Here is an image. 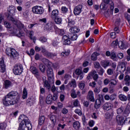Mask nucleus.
<instances>
[{"instance_id": "69168bd1", "label": "nucleus", "mask_w": 130, "mask_h": 130, "mask_svg": "<svg viewBox=\"0 0 130 130\" xmlns=\"http://www.w3.org/2000/svg\"><path fill=\"white\" fill-rule=\"evenodd\" d=\"M119 67H120L121 69H124L125 70V63L124 62H122L119 64Z\"/></svg>"}, {"instance_id": "e2e57ef3", "label": "nucleus", "mask_w": 130, "mask_h": 130, "mask_svg": "<svg viewBox=\"0 0 130 130\" xmlns=\"http://www.w3.org/2000/svg\"><path fill=\"white\" fill-rule=\"evenodd\" d=\"M75 113H77V114H78V115H82V111L79 109H76L75 110Z\"/></svg>"}, {"instance_id": "7c9ffc66", "label": "nucleus", "mask_w": 130, "mask_h": 130, "mask_svg": "<svg viewBox=\"0 0 130 130\" xmlns=\"http://www.w3.org/2000/svg\"><path fill=\"white\" fill-rule=\"evenodd\" d=\"M73 127L75 129H79L81 127L80 122L76 121L73 123Z\"/></svg>"}, {"instance_id": "5fc2aeb1", "label": "nucleus", "mask_w": 130, "mask_h": 130, "mask_svg": "<svg viewBox=\"0 0 130 130\" xmlns=\"http://www.w3.org/2000/svg\"><path fill=\"white\" fill-rule=\"evenodd\" d=\"M83 73V71H82V70L80 69H76L75 71V74L76 75H77V76H79V75H81V74Z\"/></svg>"}, {"instance_id": "c85d7f7f", "label": "nucleus", "mask_w": 130, "mask_h": 130, "mask_svg": "<svg viewBox=\"0 0 130 130\" xmlns=\"http://www.w3.org/2000/svg\"><path fill=\"white\" fill-rule=\"evenodd\" d=\"M130 114V106H127L124 109L123 112V115L126 116H128V114Z\"/></svg>"}, {"instance_id": "9b49d317", "label": "nucleus", "mask_w": 130, "mask_h": 130, "mask_svg": "<svg viewBox=\"0 0 130 130\" xmlns=\"http://www.w3.org/2000/svg\"><path fill=\"white\" fill-rule=\"evenodd\" d=\"M83 9V5H79L75 7L74 10V14L75 16H78L82 13V9Z\"/></svg>"}, {"instance_id": "dca6fc26", "label": "nucleus", "mask_w": 130, "mask_h": 130, "mask_svg": "<svg viewBox=\"0 0 130 130\" xmlns=\"http://www.w3.org/2000/svg\"><path fill=\"white\" fill-rule=\"evenodd\" d=\"M101 64L102 67H103V68H104V69H106L107 67L111 66V62L107 60H103L101 62Z\"/></svg>"}, {"instance_id": "a211bd4d", "label": "nucleus", "mask_w": 130, "mask_h": 130, "mask_svg": "<svg viewBox=\"0 0 130 130\" xmlns=\"http://www.w3.org/2000/svg\"><path fill=\"white\" fill-rule=\"evenodd\" d=\"M0 72L1 73H5L6 72V64H5L4 60H2L0 61Z\"/></svg>"}, {"instance_id": "c03bdc74", "label": "nucleus", "mask_w": 130, "mask_h": 130, "mask_svg": "<svg viewBox=\"0 0 130 130\" xmlns=\"http://www.w3.org/2000/svg\"><path fill=\"white\" fill-rule=\"evenodd\" d=\"M119 98L121 101H126L127 100V98L122 94L119 95Z\"/></svg>"}, {"instance_id": "338daca9", "label": "nucleus", "mask_w": 130, "mask_h": 130, "mask_svg": "<svg viewBox=\"0 0 130 130\" xmlns=\"http://www.w3.org/2000/svg\"><path fill=\"white\" fill-rule=\"evenodd\" d=\"M115 98H116V94H111L110 96V99L112 101H113V100H114V99H115Z\"/></svg>"}, {"instance_id": "412c9836", "label": "nucleus", "mask_w": 130, "mask_h": 130, "mask_svg": "<svg viewBox=\"0 0 130 130\" xmlns=\"http://www.w3.org/2000/svg\"><path fill=\"white\" fill-rule=\"evenodd\" d=\"M33 34H34V31L33 30L28 31V37L30 38L31 40L33 41V42L35 43L36 42V37L33 36Z\"/></svg>"}, {"instance_id": "4468645a", "label": "nucleus", "mask_w": 130, "mask_h": 130, "mask_svg": "<svg viewBox=\"0 0 130 130\" xmlns=\"http://www.w3.org/2000/svg\"><path fill=\"white\" fill-rule=\"evenodd\" d=\"M87 99L91 101V102H95V98H94V92L92 90H89L88 92Z\"/></svg>"}, {"instance_id": "a18cd8bd", "label": "nucleus", "mask_w": 130, "mask_h": 130, "mask_svg": "<svg viewBox=\"0 0 130 130\" xmlns=\"http://www.w3.org/2000/svg\"><path fill=\"white\" fill-rule=\"evenodd\" d=\"M71 96L72 98L75 99V98H77V93H76V90L73 89L71 90Z\"/></svg>"}, {"instance_id": "a19ab883", "label": "nucleus", "mask_w": 130, "mask_h": 130, "mask_svg": "<svg viewBox=\"0 0 130 130\" xmlns=\"http://www.w3.org/2000/svg\"><path fill=\"white\" fill-rule=\"evenodd\" d=\"M124 81H125L126 86H129L130 78L129 76H125Z\"/></svg>"}, {"instance_id": "c9c22d12", "label": "nucleus", "mask_w": 130, "mask_h": 130, "mask_svg": "<svg viewBox=\"0 0 130 130\" xmlns=\"http://www.w3.org/2000/svg\"><path fill=\"white\" fill-rule=\"evenodd\" d=\"M69 83L70 87H73V88H76V87H77V83L75 79H72Z\"/></svg>"}, {"instance_id": "6e6552de", "label": "nucleus", "mask_w": 130, "mask_h": 130, "mask_svg": "<svg viewBox=\"0 0 130 130\" xmlns=\"http://www.w3.org/2000/svg\"><path fill=\"white\" fill-rule=\"evenodd\" d=\"M14 75H21L23 73V66L21 64H17L15 66L13 69Z\"/></svg>"}, {"instance_id": "2f4dec72", "label": "nucleus", "mask_w": 130, "mask_h": 130, "mask_svg": "<svg viewBox=\"0 0 130 130\" xmlns=\"http://www.w3.org/2000/svg\"><path fill=\"white\" fill-rule=\"evenodd\" d=\"M45 120V117L44 116H40L39 119V124L40 125H42L44 123V121Z\"/></svg>"}, {"instance_id": "0eeeda50", "label": "nucleus", "mask_w": 130, "mask_h": 130, "mask_svg": "<svg viewBox=\"0 0 130 130\" xmlns=\"http://www.w3.org/2000/svg\"><path fill=\"white\" fill-rule=\"evenodd\" d=\"M32 11L34 14H37V15H42L44 13V9L43 7L39 6H36L32 7Z\"/></svg>"}, {"instance_id": "1a4fd4ad", "label": "nucleus", "mask_w": 130, "mask_h": 130, "mask_svg": "<svg viewBox=\"0 0 130 130\" xmlns=\"http://www.w3.org/2000/svg\"><path fill=\"white\" fill-rule=\"evenodd\" d=\"M8 16L9 18H13L12 16H15L16 15V7L13 5L9 6L8 8Z\"/></svg>"}, {"instance_id": "f3484780", "label": "nucleus", "mask_w": 130, "mask_h": 130, "mask_svg": "<svg viewBox=\"0 0 130 130\" xmlns=\"http://www.w3.org/2000/svg\"><path fill=\"white\" fill-rule=\"evenodd\" d=\"M62 41H63V44L65 45H70L71 44V41L70 40V37H68L67 35H64L62 37Z\"/></svg>"}, {"instance_id": "79ce46f5", "label": "nucleus", "mask_w": 130, "mask_h": 130, "mask_svg": "<svg viewBox=\"0 0 130 130\" xmlns=\"http://www.w3.org/2000/svg\"><path fill=\"white\" fill-rule=\"evenodd\" d=\"M96 72L95 71H93L90 72L87 77V80H90L93 76L96 74Z\"/></svg>"}, {"instance_id": "8fccbe9b", "label": "nucleus", "mask_w": 130, "mask_h": 130, "mask_svg": "<svg viewBox=\"0 0 130 130\" xmlns=\"http://www.w3.org/2000/svg\"><path fill=\"white\" fill-rule=\"evenodd\" d=\"M112 115H113V112H112L110 113H107L105 114V117L107 119H109V118H111V117H112Z\"/></svg>"}, {"instance_id": "f257e3e1", "label": "nucleus", "mask_w": 130, "mask_h": 130, "mask_svg": "<svg viewBox=\"0 0 130 130\" xmlns=\"http://www.w3.org/2000/svg\"><path fill=\"white\" fill-rule=\"evenodd\" d=\"M20 96L17 91H11L5 95L3 100V103L4 106H11L19 103Z\"/></svg>"}, {"instance_id": "13d9d810", "label": "nucleus", "mask_w": 130, "mask_h": 130, "mask_svg": "<svg viewBox=\"0 0 130 130\" xmlns=\"http://www.w3.org/2000/svg\"><path fill=\"white\" fill-rule=\"evenodd\" d=\"M94 124H95V121L93 120H91L88 122V125L90 127H93V126H94Z\"/></svg>"}, {"instance_id": "473e14b6", "label": "nucleus", "mask_w": 130, "mask_h": 130, "mask_svg": "<svg viewBox=\"0 0 130 130\" xmlns=\"http://www.w3.org/2000/svg\"><path fill=\"white\" fill-rule=\"evenodd\" d=\"M39 69L42 73H45V70L46 69V67L45 66V65L43 64H40L39 66Z\"/></svg>"}, {"instance_id": "37998d69", "label": "nucleus", "mask_w": 130, "mask_h": 130, "mask_svg": "<svg viewBox=\"0 0 130 130\" xmlns=\"http://www.w3.org/2000/svg\"><path fill=\"white\" fill-rule=\"evenodd\" d=\"M96 72L95 71H93L90 72L87 77V80H90L93 76L96 74Z\"/></svg>"}, {"instance_id": "0e129e2a", "label": "nucleus", "mask_w": 130, "mask_h": 130, "mask_svg": "<svg viewBox=\"0 0 130 130\" xmlns=\"http://www.w3.org/2000/svg\"><path fill=\"white\" fill-rule=\"evenodd\" d=\"M42 48V52H43L44 55L46 56V55L47 54L48 51L46 50V49H45V48L41 47Z\"/></svg>"}, {"instance_id": "774afa93", "label": "nucleus", "mask_w": 130, "mask_h": 130, "mask_svg": "<svg viewBox=\"0 0 130 130\" xmlns=\"http://www.w3.org/2000/svg\"><path fill=\"white\" fill-rule=\"evenodd\" d=\"M92 77H93V80L95 81V82H97V80H98V78H99L98 74L95 73Z\"/></svg>"}, {"instance_id": "39448f33", "label": "nucleus", "mask_w": 130, "mask_h": 130, "mask_svg": "<svg viewBox=\"0 0 130 130\" xmlns=\"http://www.w3.org/2000/svg\"><path fill=\"white\" fill-rule=\"evenodd\" d=\"M4 25L7 28L9 33H11V34H16V33H17L18 29H17L15 25L11 26V23H9L8 21L4 22Z\"/></svg>"}, {"instance_id": "4d7b16f0", "label": "nucleus", "mask_w": 130, "mask_h": 130, "mask_svg": "<svg viewBox=\"0 0 130 130\" xmlns=\"http://www.w3.org/2000/svg\"><path fill=\"white\" fill-rule=\"evenodd\" d=\"M40 41L42 42V43H44V42H47V39L45 38V37H42L39 39Z\"/></svg>"}, {"instance_id": "2eb2a0df", "label": "nucleus", "mask_w": 130, "mask_h": 130, "mask_svg": "<svg viewBox=\"0 0 130 130\" xmlns=\"http://www.w3.org/2000/svg\"><path fill=\"white\" fill-rule=\"evenodd\" d=\"M55 27L56 26H54V23H53L52 22H49L47 23L45 26V27L48 31H51V30H53V28L54 29Z\"/></svg>"}, {"instance_id": "e433bc0d", "label": "nucleus", "mask_w": 130, "mask_h": 130, "mask_svg": "<svg viewBox=\"0 0 130 130\" xmlns=\"http://www.w3.org/2000/svg\"><path fill=\"white\" fill-rule=\"evenodd\" d=\"M56 53L48 52V53H47V55H46V56H47V57H49L50 58H53V57H55V56H56Z\"/></svg>"}, {"instance_id": "20e7f679", "label": "nucleus", "mask_w": 130, "mask_h": 130, "mask_svg": "<svg viewBox=\"0 0 130 130\" xmlns=\"http://www.w3.org/2000/svg\"><path fill=\"white\" fill-rule=\"evenodd\" d=\"M106 5H110L111 11L114 10V4H113L112 0H103V2L100 5V9L105 11L107 9Z\"/></svg>"}, {"instance_id": "f8f14e48", "label": "nucleus", "mask_w": 130, "mask_h": 130, "mask_svg": "<svg viewBox=\"0 0 130 130\" xmlns=\"http://www.w3.org/2000/svg\"><path fill=\"white\" fill-rule=\"evenodd\" d=\"M47 75L49 81H53V70L52 69L49 68L47 71Z\"/></svg>"}, {"instance_id": "ea45409f", "label": "nucleus", "mask_w": 130, "mask_h": 130, "mask_svg": "<svg viewBox=\"0 0 130 130\" xmlns=\"http://www.w3.org/2000/svg\"><path fill=\"white\" fill-rule=\"evenodd\" d=\"M44 87H46L48 90H50L51 88V86H50V84L47 80H45L44 81Z\"/></svg>"}, {"instance_id": "09e8293b", "label": "nucleus", "mask_w": 130, "mask_h": 130, "mask_svg": "<svg viewBox=\"0 0 130 130\" xmlns=\"http://www.w3.org/2000/svg\"><path fill=\"white\" fill-rule=\"evenodd\" d=\"M68 9L66 7L63 6L61 8V12L62 14H67L68 13Z\"/></svg>"}, {"instance_id": "393cba45", "label": "nucleus", "mask_w": 130, "mask_h": 130, "mask_svg": "<svg viewBox=\"0 0 130 130\" xmlns=\"http://www.w3.org/2000/svg\"><path fill=\"white\" fill-rule=\"evenodd\" d=\"M53 100V99L52 95L49 94L48 95H47L46 98V102L47 104H51Z\"/></svg>"}, {"instance_id": "b1692460", "label": "nucleus", "mask_w": 130, "mask_h": 130, "mask_svg": "<svg viewBox=\"0 0 130 130\" xmlns=\"http://www.w3.org/2000/svg\"><path fill=\"white\" fill-rule=\"evenodd\" d=\"M57 17H58V10H54L52 11L51 18L52 19H55Z\"/></svg>"}, {"instance_id": "4be33fe9", "label": "nucleus", "mask_w": 130, "mask_h": 130, "mask_svg": "<svg viewBox=\"0 0 130 130\" xmlns=\"http://www.w3.org/2000/svg\"><path fill=\"white\" fill-rule=\"evenodd\" d=\"M102 101L100 99H98L97 100H96L95 103L94 104V108H95V109H98L100 108V107L101 106Z\"/></svg>"}, {"instance_id": "7ed1b4c3", "label": "nucleus", "mask_w": 130, "mask_h": 130, "mask_svg": "<svg viewBox=\"0 0 130 130\" xmlns=\"http://www.w3.org/2000/svg\"><path fill=\"white\" fill-rule=\"evenodd\" d=\"M6 53L12 59H15L16 57L19 56V53L13 48H7L6 50Z\"/></svg>"}, {"instance_id": "a878e982", "label": "nucleus", "mask_w": 130, "mask_h": 130, "mask_svg": "<svg viewBox=\"0 0 130 130\" xmlns=\"http://www.w3.org/2000/svg\"><path fill=\"white\" fill-rule=\"evenodd\" d=\"M99 55H100V54L99 53H97L96 52H93L91 55V60H97V57L99 56Z\"/></svg>"}, {"instance_id": "aec40b11", "label": "nucleus", "mask_w": 130, "mask_h": 130, "mask_svg": "<svg viewBox=\"0 0 130 130\" xmlns=\"http://www.w3.org/2000/svg\"><path fill=\"white\" fill-rule=\"evenodd\" d=\"M111 108H112V104L109 103H105L103 106L104 110H107V111H108V110H110Z\"/></svg>"}, {"instance_id": "5701e85b", "label": "nucleus", "mask_w": 130, "mask_h": 130, "mask_svg": "<svg viewBox=\"0 0 130 130\" xmlns=\"http://www.w3.org/2000/svg\"><path fill=\"white\" fill-rule=\"evenodd\" d=\"M69 39L72 40V41H75L78 39V35L76 34H69Z\"/></svg>"}, {"instance_id": "052dcab7", "label": "nucleus", "mask_w": 130, "mask_h": 130, "mask_svg": "<svg viewBox=\"0 0 130 130\" xmlns=\"http://www.w3.org/2000/svg\"><path fill=\"white\" fill-rule=\"evenodd\" d=\"M94 68L95 69H99L100 68H101V67L100 66V63H99V62H97V61L94 62Z\"/></svg>"}, {"instance_id": "bf43d9fd", "label": "nucleus", "mask_w": 130, "mask_h": 130, "mask_svg": "<svg viewBox=\"0 0 130 130\" xmlns=\"http://www.w3.org/2000/svg\"><path fill=\"white\" fill-rule=\"evenodd\" d=\"M6 127H7V124L6 123L0 124V130L5 129Z\"/></svg>"}, {"instance_id": "f03ea898", "label": "nucleus", "mask_w": 130, "mask_h": 130, "mask_svg": "<svg viewBox=\"0 0 130 130\" xmlns=\"http://www.w3.org/2000/svg\"><path fill=\"white\" fill-rule=\"evenodd\" d=\"M18 120L20 122L18 130H31L32 129V124L30 122V120L25 115L19 116Z\"/></svg>"}, {"instance_id": "f704fd0d", "label": "nucleus", "mask_w": 130, "mask_h": 130, "mask_svg": "<svg viewBox=\"0 0 130 130\" xmlns=\"http://www.w3.org/2000/svg\"><path fill=\"white\" fill-rule=\"evenodd\" d=\"M117 84V82H116V80H115V79H111V80H110V85L112 88L115 87Z\"/></svg>"}, {"instance_id": "c756f323", "label": "nucleus", "mask_w": 130, "mask_h": 130, "mask_svg": "<svg viewBox=\"0 0 130 130\" xmlns=\"http://www.w3.org/2000/svg\"><path fill=\"white\" fill-rule=\"evenodd\" d=\"M55 30L56 32H58L61 36H62L63 35H64V30L58 28L56 26L54 27Z\"/></svg>"}, {"instance_id": "49530a36", "label": "nucleus", "mask_w": 130, "mask_h": 130, "mask_svg": "<svg viewBox=\"0 0 130 130\" xmlns=\"http://www.w3.org/2000/svg\"><path fill=\"white\" fill-rule=\"evenodd\" d=\"M75 24H76V23L73 20H69L68 21V27H69V28H73L74 27V25H75Z\"/></svg>"}, {"instance_id": "58836bf2", "label": "nucleus", "mask_w": 130, "mask_h": 130, "mask_svg": "<svg viewBox=\"0 0 130 130\" xmlns=\"http://www.w3.org/2000/svg\"><path fill=\"white\" fill-rule=\"evenodd\" d=\"M53 20H54L56 24H61V22L62 21L61 20V18L60 17H59V16H57V17H56L55 18H53Z\"/></svg>"}, {"instance_id": "603ef678", "label": "nucleus", "mask_w": 130, "mask_h": 130, "mask_svg": "<svg viewBox=\"0 0 130 130\" xmlns=\"http://www.w3.org/2000/svg\"><path fill=\"white\" fill-rule=\"evenodd\" d=\"M104 69H103V68H102V67H100L98 70V72L99 74V75H100L101 76H103V74H104Z\"/></svg>"}, {"instance_id": "680f3d73", "label": "nucleus", "mask_w": 130, "mask_h": 130, "mask_svg": "<svg viewBox=\"0 0 130 130\" xmlns=\"http://www.w3.org/2000/svg\"><path fill=\"white\" fill-rule=\"evenodd\" d=\"M79 87L81 90H83L84 88H85V83L83 82H80L79 84Z\"/></svg>"}, {"instance_id": "6ab92c4d", "label": "nucleus", "mask_w": 130, "mask_h": 130, "mask_svg": "<svg viewBox=\"0 0 130 130\" xmlns=\"http://www.w3.org/2000/svg\"><path fill=\"white\" fill-rule=\"evenodd\" d=\"M13 86V83H12V82L10 80H6L4 82V87L5 89H8V88H10Z\"/></svg>"}, {"instance_id": "3c124183", "label": "nucleus", "mask_w": 130, "mask_h": 130, "mask_svg": "<svg viewBox=\"0 0 130 130\" xmlns=\"http://www.w3.org/2000/svg\"><path fill=\"white\" fill-rule=\"evenodd\" d=\"M100 91H101V89H100V87H95L94 90L93 92H94V94L95 95H98L100 93Z\"/></svg>"}, {"instance_id": "ddd939ff", "label": "nucleus", "mask_w": 130, "mask_h": 130, "mask_svg": "<svg viewBox=\"0 0 130 130\" xmlns=\"http://www.w3.org/2000/svg\"><path fill=\"white\" fill-rule=\"evenodd\" d=\"M116 120L119 125H123L124 122H126V121H125V119H124V118L120 115H117L116 116Z\"/></svg>"}, {"instance_id": "864d4df0", "label": "nucleus", "mask_w": 130, "mask_h": 130, "mask_svg": "<svg viewBox=\"0 0 130 130\" xmlns=\"http://www.w3.org/2000/svg\"><path fill=\"white\" fill-rule=\"evenodd\" d=\"M59 43L57 41H53L52 43V45H53L55 48H57Z\"/></svg>"}, {"instance_id": "72a5a7b5", "label": "nucleus", "mask_w": 130, "mask_h": 130, "mask_svg": "<svg viewBox=\"0 0 130 130\" xmlns=\"http://www.w3.org/2000/svg\"><path fill=\"white\" fill-rule=\"evenodd\" d=\"M28 96V91L26 88H24L22 92V98L23 99H26Z\"/></svg>"}, {"instance_id": "4c0bfd02", "label": "nucleus", "mask_w": 130, "mask_h": 130, "mask_svg": "<svg viewBox=\"0 0 130 130\" xmlns=\"http://www.w3.org/2000/svg\"><path fill=\"white\" fill-rule=\"evenodd\" d=\"M124 110V107L121 106L117 110V114H123V112Z\"/></svg>"}, {"instance_id": "423d86ee", "label": "nucleus", "mask_w": 130, "mask_h": 130, "mask_svg": "<svg viewBox=\"0 0 130 130\" xmlns=\"http://www.w3.org/2000/svg\"><path fill=\"white\" fill-rule=\"evenodd\" d=\"M9 21H11L14 24V26L17 27L18 29H19L20 30H22V29H24L25 28V25L23 24L21 22H17V20L15 19L14 17H9Z\"/></svg>"}, {"instance_id": "bb28decb", "label": "nucleus", "mask_w": 130, "mask_h": 130, "mask_svg": "<svg viewBox=\"0 0 130 130\" xmlns=\"http://www.w3.org/2000/svg\"><path fill=\"white\" fill-rule=\"evenodd\" d=\"M69 31L71 33L75 34V33H78V32H80V29L78 27L74 26L73 27H71Z\"/></svg>"}, {"instance_id": "cd10ccee", "label": "nucleus", "mask_w": 130, "mask_h": 130, "mask_svg": "<svg viewBox=\"0 0 130 130\" xmlns=\"http://www.w3.org/2000/svg\"><path fill=\"white\" fill-rule=\"evenodd\" d=\"M42 60V62H44L46 66H48V67H51V66L53 64L52 62L46 58H43Z\"/></svg>"}, {"instance_id": "de8ad7c7", "label": "nucleus", "mask_w": 130, "mask_h": 130, "mask_svg": "<svg viewBox=\"0 0 130 130\" xmlns=\"http://www.w3.org/2000/svg\"><path fill=\"white\" fill-rule=\"evenodd\" d=\"M118 46L120 49H124L125 48V46H124V44L121 41L118 42Z\"/></svg>"}, {"instance_id": "9d476101", "label": "nucleus", "mask_w": 130, "mask_h": 130, "mask_svg": "<svg viewBox=\"0 0 130 130\" xmlns=\"http://www.w3.org/2000/svg\"><path fill=\"white\" fill-rule=\"evenodd\" d=\"M29 70L32 74H34V75H35L36 78H38L40 77V73H39L38 69H37L36 67L34 66L30 67Z\"/></svg>"}, {"instance_id": "6e6d98bb", "label": "nucleus", "mask_w": 130, "mask_h": 130, "mask_svg": "<svg viewBox=\"0 0 130 130\" xmlns=\"http://www.w3.org/2000/svg\"><path fill=\"white\" fill-rule=\"evenodd\" d=\"M68 55H70V52L69 51L63 52L61 53V56L62 57H66V56H68Z\"/></svg>"}]
</instances>
